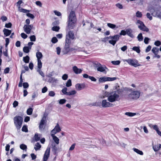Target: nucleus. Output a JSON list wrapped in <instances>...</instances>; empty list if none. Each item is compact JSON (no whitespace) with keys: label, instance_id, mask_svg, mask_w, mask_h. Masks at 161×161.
Returning <instances> with one entry per match:
<instances>
[{"label":"nucleus","instance_id":"obj_26","mask_svg":"<svg viewBox=\"0 0 161 161\" xmlns=\"http://www.w3.org/2000/svg\"><path fill=\"white\" fill-rule=\"evenodd\" d=\"M133 150L135 152L140 155H143V152L142 151L138 149L135 148H133Z\"/></svg>","mask_w":161,"mask_h":161},{"label":"nucleus","instance_id":"obj_27","mask_svg":"<svg viewBox=\"0 0 161 161\" xmlns=\"http://www.w3.org/2000/svg\"><path fill=\"white\" fill-rule=\"evenodd\" d=\"M36 57L37 58V60L40 59L42 57V53L39 52H38L36 53Z\"/></svg>","mask_w":161,"mask_h":161},{"label":"nucleus","instance_id":"obj_48","mask_svg":"<svg viewBox=\"0 0 161 161\" xmlns=\"http://www.w3.org/2000/svg\"><path fill=\"white\" fill-rule=\"evenodd\" d=\"M30 38L31 41L32 42H35L36 40V38L35 35L31 36Z\"/></svg>","mask_w":161,"mask_h":161},{"label":"nucleus","instance_id":"obj_45","mask_svg":"<svg viewBox=\"0 0 161 161\" xmlns=\"http://www.w3.org/2000/svg\"><path fill=\"white\" fill-rule=\"evenodd\" d=\"M60 28L59 26H54L52 27V30L53 31H58Z\"/></svg>","mask_w":161,"mask_h":161},{"label":"nucleus","instance_id":"obj_23","mask_svg":"<svg viewBox=\"0 0 161 161\" xmlns=\"http://www.w3.org/2000/svg\"><path fill=\"white\" fill-rule=\"evenodd\" d=\"M51 136L54 142L57 144L59 143V139L54 134H51Z\"/></svg>","mask_w":161,"mask_h":161},{"label":"nucleus","instance_id":"obj_7","mask_svg":"<svg viewBox=\"0 0 161 161\" xmlns=\"http://www.w3.org/2000/svg\"><path fill=\"white\" fill-rule=\"evenodd\" d=\"M117 79L116 77H109L104 76L100 78L99 79V82H103L106 81H112L116 80Z\"/></svg>","mask_w":161,"mask_h":161},{"label":"nucleus","instance_id":"obj_35","mask_svg":"<svg viewBox=\"0 0 161 161\" xmlns=\"http://www.w3.org/2000/svg\"><path fill=\"white\" fill-rule=\"evenodd\" d=\"M138 40L140 42L142 41L143 40V37L142 36V34L141 33H140L137 37Z\"/></svg>","mask_w":161,"mask_h":161},{"label":"nucleus","instance_id":"obj_20","mask_svg":"<svg viewBox=\"0 0 161 161\" xmlns=\"http://www.w3.org/2000/svg\"><path fill=\"white\" fill-rule=\"evenodd\" d=\"M85 86L84 84H77L75 85V87L77 90L80 91L84 88Z\"/></svg>","mask_w":161,"mask_h":161},{"label":"nucleus","instance_id":"obj_60","mask_svg":"<svg viewBox=\"0 0 161 161\" xmlns=\"http://www.w3.org/2000/svg\"><path fill=\"white\" fill-rule=\"evenodd\" d=\"M146 16L150 20H152L153 19L151 15L149 13H147V14Z\"/></svg>","mask_w":161,"mask_h":161},{"label":"nucleus","instance_id":"obj_19","mask_svg":"<svg viewBox=\"0 0 161 161\" xmlns=\"http://www.w3.org/2000/svg\"><path fill=\"white\" fill-rule=\"evenodd\" d=\"M23 121H14V124L17 129H19L21 127Z\"/></svg>","mask_w":161,"mask_h":161},{"label":"nucleus","instance_id":"obj_8","mask_svg":"<svg viewBox=\"0 0 161 161\" xmlns=\"http://www.w3.org/2000/svg\"><path fill=\"white\" fill-rule=\"evenodd\" d=\"M33 25H25L23 27V29L25 32L27 34H29L31 33V31L33 28Z\"/></svg>","mask_w":161,"mask_h":161},{"label":"nucleus","instance_id":"obj_25","mask_svg":"<svg viewBox=\"0 0 161 161\" xmlns=\"http://www.w3.org/2000/svg\"><path fill=\"white\" fill-rule=\"evenodd\" d=\"M58 81V80L55 78L54 77H50L48 80V82L51 83H56Z\"/></svg>","mask_w":161,"mask_h":161},{"label":"nucleus","instance_id":"obj_52","mask_svg":"<svg viewBox=\"0 0 161 161\" xmlns=\"http://www.w3.org/2000/svg\"><path fill=\"white\" fill-rule=\"evenodd\" d=\"M50 148L49 147H47V149L46 150L44 154H47H47L50 155Z\"/></svg>","mask_w":161,"mask_h":161},{"label":"nucleus","instance_id":"obj_63","mask_svg":"<svg viewBox=\"0 0 161 161\" xmlns=\"http://www.w3.org/2000/svg\"><path fill=\"white\" fill-rule=\"evenodd\" d=\"M126 34V31L122 30L119 33V35H123L125 36Z\"/></svg>","mask_w":161,"mask_h":161},{"label":"nucleus","instance_id":"obj_61","mask_svg":"<svg viewBox=\"0 0 161 161\" xmlns=\"http://www.w3.org/2000/svg\"><path fill=\"white\" fill-rule=\"evenodd\" d=\"M21 36L24 39H26L28 37L27 35L25 33H21Z\"/></svg>","mask_w":161,"mask_h":161},{"label":"nucleus","instance_id":"obj_43","mask_svg":"<svg viewBox=\"0 0 161 161\" xmlns=\"http://www.w3.org/2000/svg\"><path fill=\"white\" fill-rule=\"evenodd\" d=\"M22 131L25 132H28V130L26 125H24L23 126L22 128Z\"/></svg>","mask_w":161,"mask_h":161},{"label":"nucleus","instance_id":"obj_59","mask_svg":"<svg viewBox=\"0 0 161 161\" xmlns=\"http://www.w3.org/2000/svg\"><path fill=\"white\" fill-rule=\"evenodd\" d=\"M48 95L51 97H54L55 95V93L53 91H51L49 92Z\"/></svg>","mask_w":161,"mask_h":161},{"label":"nucleus","instance_id":"obj_57","mask_svg":"<svg viewBox=\"0 0 161 161\" xmlns=\"http://www.w3.org/2000/svg\"><path fill=\"white\" fill-rule=\"evenodd\" d=\"M51 41L53 43H55L58 42V39L56 37H54L52 38Z\"/></svg>","mask_w":161,"mask_h":161},{"label":"nucleus","instance_id":"obj_11","mask_svg":"<svg viewBox=\"0 0 161 161\" xmlns=\"http://www.w3.org/2000/svg\"><path fill=\"white\" fill-rule=\"evenodd\" d=\"M75 38L73 31H69L67 35H66V40H70V39L73 40Z\"/></svg>","mask_w":161,"mask_h":161},{"label":"nucleus","instance_id":"obj_9","mask_svg":"<svg viewBox=\"0 0 161 161\" xmlns=\"http://www.w3.org/2000/svg\"><path fill=\"white\" fill-rule=\"evenodd\" d=\"M102 106L103 107L107 108L108 107H113L114 105L108 102H107L106 100H103L102 103Z\"/></svg>","mask_w":161,"mask_h":161},{"label":"nucleus","instance_id":"obj_18","mask_svg":"<svg viewBox=\"0 0 161 161\" xmlns=\"http://www.w3.org/2000/svg\"><path fill=\"white\" fill-rule=\"evenodd\" d=\"M73 69L75 73L76 74H80L82 71V70L80 69H78L75 66L73 67Z\"/></svg>","mask_w":161,"mask_h":161},{"label":"nucleus","instance_id":"obj_1","mask_svg":"<svg viewBox=\"0 0 161 161\" xmlns=\"http://www.w3.org/2000/svg\"><path fill=\"white\" fill-rule=\"evenodd\" d=\"M124 90L127 92L128 98L129 99L136 100L140 96V93L138 91H133L131 88L125 87Z\"/></svg>","mask_w":161,"mask_h":161},{"label":"nucleus","instance_id":"obj_42","mask_svg":"<svg viewBox=\"0 0 161 161\" xmlns=\"http://www.w3.org/2000/svg\"><path fill=\"white\" fill-rule=\"evenodd\" d=\"M72 85L71 80L70 79H69L67 81L66 83V86L67 87H69Z\"/></svg>","mask_w":161,"mask_h":161},{"label":"nucleus","instance_id":"obj_28","mask_svg":"<svg viewBox=\"0 0 161 161\" xmlns=\"http://www.w3.org/2000/svg\"><path fill=\"white\" fill-rule=\"evenodd\" d=\"M152 51L155 55H157L159 51L158 48L157 47H154L152 49Z\"/></svg>","mask_w":161,"mask_h":161},{"label":"nucleus","instance_id":"obj_51","mask_svg":"<svg viewBox=\"0 0 161 161\" xmlns=\"http://www.w3.org/2000/svg\"><path fill=\"white\" fill-rule=\"evenodd\" d=\"M19 11L21 12L24 13H29L30 12L29 10L23 8H21V9H19Z\"/></svg>","mask_w":161,"mask_h":161},{"label":"nucleus","instance_id":"obj_64","mask_svg":"<svg viewBox=\"0 0 161 161\" xmlns=\"http://www.w3.org/2000/svg\"><path fill=\"white\" fill-rule=\"evenodd\" d=\"M12 25V24L10 22H9L8 23L6 24L5 27L7 28H9L11 27Z\"/></svg>","mask_w":161,"mask_h":161},{"label":"nucleus","instance_id":"obj_16","mask_svg":"<svg viewBox=\"0 0 161 161\" xmlns=\"http://www.w3.org/2000/svg\"><path fill=\"white\" fill-rule=\"evenodd\" d=\"M106 69H108L106 67H103L101 65L99 67L97 68V70L101 72H103L105 74H106L107 71L106 70Z\"/></svg>","mask_w":161,"mask_h":161},{"label":"nucleus","instance_id":"obj_31","mask_svg":"<svg viewBox=\"0 0 161 161\" xmlns=\"http://www.w3.org/2000/svg\"><path fill=\"white\" fill-rule=\"evenodd\" d=\"M29 57L27 55L23 58V61L26 63H27L29 62Z\"/></svg>","mask_w":161,"mask_h":161},{"label":"nucleus","instance_id":"obj_17","mask_svg":"<svg viewBox=\"0 0 161 161\" xmlns=\"http://www.w3.org/2000/svg\"><path fill=\"white\" fill-rule=\"evenodd\" d=\"M138 28L141 30L147 32L149 31V29L144 24L142 25H139Z\"/></svg>","mask_w":161,"mask_h":161},{"label":"nucleus","instance_id":"obj_44","mask_svg":"<svg viewBox=\"0 0 161 161\" xmlns=\"http://www.w3.org/2000/svg\"><path fill=\"white\" fill-rule=\"evenodd\" d=\"M108 39H111L110 36L106 37L105 38H103L102 41L104 42H106Z\"/></svg>","mask_w":161,"mask_h":161},{"label":"nucleus","instance_id":"obj_49","mask_svg":"<svg viewBox=\"0 0 161 161\" xmlns=\"http://www.w3.org/2000/svg\"><path fill=\"white\" fill-rule=\"evenodd\" d=\"M49 155H46V154H44L43 158V161H47L49 157Z\"/></svg>","mask_w":161,"mask_h":161},{"label":"nucleus","instance_id":"obj_56","mask_svg":"<svg viewBox=\"0 0 161 161\" xmlns=\"http://www.w3.org/2000/svg\"><path fill=\"white\" fill-rule=\"evenodd\" d=\"M37 71L39 73V74L43 77H44V74L43 73V72L40 69H38L37 70Z\"/></svg>","mask_w":161,"mask_h":161},{"label":"nucleus","instance_id":"obj_29","mask_svg":"<svg viewBox=\"0 0 161 161\" xmlns=\"http://www.w3.org/2000/svg\"><path fill=\"white\" fill-rule=\"evenodd\" d=\"M35 146L34 147V148L36 151L38 150H39L41 147V145L39 142H37L35 145Z\"/></svg>","mask_w":161,"mask_h":161},{"label":"nucleus","instance_id":"obj_22","mask_svg":"<svg viewBox=\"0 0 161 161\" xmlns=\"http://www.w3.org/2000/svg\"><path fill=\"white\" fill-rule=\"evenodd\" d=\"M3 32L4 35L6 36H9L11 33V31L8 29L4 28L3 30Z\"/></svg>","mask_w":161,"mask_h":161},{"label":"nucleus","instance_id":"obj_15","mask_svg":"<svg viewBox=\"0 0 161 161\" xmlns=\"http://www.w3.org/2000/svg\"><path fill=\"white\" fill-rule=\"evenodd\" d=\"M115 89H116V91H115L116 92V93L118 95L122 93L124 91H125L124 89L125 88H123L119 89V86L118 85H116L115 86Z\"/></svg>","mask_w":161,"mask_h":161},{"label":"nucleus","instance_id":"obj_33","mask_svg":"<svg viewBox=\"0 0 161 161\" xmlns=\"http://www.w3.org/2000/svg\"><path fill=\"white\" fill-rule=\"evenodd\" d=\"M20 148L22 150H26L27 149V146L25 144H22L20 145Z\"/></svg>","mask_w":161,"mask_h":161},{"label":"nucleus","instance_id":"obj_6","mask_svg":"<svg viewBox=\"0 0 161 161\" xmlns=\"http://www.w3.org/2000/svg\"><path fill=\"white\" fill-rule=\"evenodd\" d=\"M120 36V35H116L113 36H111V40L109 41V43L114 46L116 42L119 40Z\"/></svg>","mask_w":161,"mask_h":161},{"label":"nucleus","instance_id":"obj_2","mask_svg":"<svg viewBox=\"0 0 161 161\" xmlns=\"http://www.w3.org/2000/svg\"><path fill=\"white\" fill-rule=\"evenodd\" d=\"M76 17L74 11H71L68 17L67 27L69 30L72 29L75 27V24L76 21Z\"/></svg>","mask_w":161,"mask_h":161},{"label":"nucleus","instance_id":"obj_4","mask_svg":"<svg viewBox=\"0 0 161 161\" xmlns=\"http://www.w3.org/2000/svg\"><path fill=\"white\" fill-rule=\"evenodd\" d=\"M160 8L158 6L152 7L149 8L148 11L151 13L152 15L155 17H158L161 12H160Z\"/></svg>","mask_w":161,"mask_h":161},{"label":"nucleus","instance_id":"obj_37","mask_svg":"<svg viewBox=\"0 0 161 161\" xmlns=\"http://www.w3.org/2000/svg\"><path fill=\"white\" fill-rule=\"evenodd\" d=\"M152 125V126L151 127L153 128L154 130H155L156 131L157 133L159 131V128L157 125Z\"/></svg>","mask_w":161,"mask_h":161},{"label":"nucleus","instance_id":"obj_30","mask_svg":"<svg viewBox=\"0 0 161 161\" xmlns=\"http://www.w3.org/2000/svg\"><path fill=\"white\" fill-rule=\"evenodd\" d=\"M34 139L35 141L37 142L40 140V137L38 136V134L37 133H35L34 137Z\"/></svg>","mask_w":161,"mask_h":161},{"label":"nucleus","instance_id":"obj_62","mask_svg":"<svg viewBox=\"0 0 161 161\" xmlns=\"http://www.w3.org/2000/svg\"><path fill=\"white\" fill-rule=\"evenodd\" d=\"M75 145H76L75 143H73L70 147V148H69V151H72L75 148Z\"/></svg>","mask_w":161,"mask_h":161},{"label":"nucleus","instance_id":"obj_47","mask_svg":"<svg viewBox=\"0 0 161 161\" xmlns=\"http://www.w3.org/2000/svg\"><path fill=\"white\" fill-rule=\"evenodd\" d=\"M66 100L65 99H61L59 100V103L60 104H63L65 103L66 102Z\"/></svg>","mask_w":161,"mask_h":161},{"label":"nucleus","instance_id":"obj_50","mask_svg":"<svg viewBox=\"0 0 161 161\" xmlns=\"http://www.w3.org/2000/svg\"><path fill=\"white\" fill-rule=\"evenodd\" d=\"M136 16L137 17H142V14L141 13V12L138 11L136 13Z\"/></svg>","mask_w":161,"mask_h":161},{"label":"nucleus","instance_id":"obj_53","mask_svg":"<svg viewBox=\"0 0 161 161\" xmlns=\"http://www.w3.org/2000/svg\"><path fill=\"white\" fill-rule=\"evenodd\" d=\"M153 149L155 152H157L159 150V147L156 145L153 147Z\"/></svg>","mask_w":161,"mask_h":161},{"label":"nucleus","instance_id":"obj_40","mask_svg":"<svg viewBox=\"0 0 161 161\" xmlns=\"http://www.w3.org/2000/svg\"><path fill=\"white\" fill-rule=\"evenodd\" d=\"M76 93V92L75 90H72L70 92H69L68 96H71L74 95Z\"/></svg>","mask_w":161,"mask_h":161},{"label":"nucleus","instance_id":"obj_36","mask_svg":"<svg viewBox=\"0 0 161 161\" xmlns=\"http://www.w3.org/2000/svg\"><path fill=\"white\" fill-rule=\"evenodd\" d=\"M133 50L136 51L137 53H139L140 52V50L139 47H134L132 48Z\"/></svg>","mask_w":161,"mask_h":161},{"label":"nucleus","instance_id":"obj_38","mask_svg":"<svg viewBox=\"0 0 161 161\" xmlns=\"http://www.w3.org/2000/svg\"><path fill=\"white\" fill-rule=\"evenodd\" d=\"M33 109L32 108H28L27 110V114L30 115L32 113Z\"/></svg>","mask_w":161,"mask_h":161},{"label":"nucleus","instance_id":"obj_54","mask_svg":"<svg viewBox=\"0 0 161 161\" xmlns=\"http://www.w3.org/2000/svg\"><path fill=\"white\" fill-rule=\"evenodd\" d=\"M150 39L148 37H146L144 39V42L146 44H147L148 43V41Z\"/></svg>","mask_w":161,"mask_h":161},{"label":"nucleus","instance_id":"obj_32","mask_svg":"<svg viewBox=\"0 0 161 161\" xmlns=\"http://www.w3.org/2000/svg\"><path fill=\"white\" fill-rule=\"evenodd\" d=\"M30 48L28 47H24L23 48V51L25 53H28L29 52Z\"/></svg>","mask_w":161,"mask_h":161},{"label":"nucleus","instance_id":"obj_10","mask_svg":"<svg viewBox=\"0 0 161 161\" xmlns=\"http://www.w3.org/2000/svg\"><path fill=\"white\" fill-rule=\"evenodd\" d=\"M71 44L70 40H65V44L64 46V49L67 53L71 50L70 48V45Z\"/></svg>","mask_w":161,"mask_h":161},{"label":"nucleus","instance_id":"obj_12","mask_svg":"<svg viewBox=\"0 0 161 161\" xmlns=\"http://www.w3.org/2000/svg\"><path fill=\"white\" fill-rule=\"evenodd\" d=\"M61 130L59 124L57 123L54 128L51 131V133L55 134L59 132Z\"/></svg>","mask_w":161,"mask_h":161},{"label":"nucleus","instance_id":"obj_39","mask_svg":"<svg viewBox=\"0 0 161 161\" xmlns=\"http://www.w3.org/2000/svg\"><path fill=\"white\" fill-rule=\"evenodd\" d=\"M38 62V69H41V68L42 67V63L40 59H39V60H37Z\"/></svg>","mask_w":161,"mask_h":161},{"label":"nucleus","instance_id":"obj_5","mask_svg":"<svg viewBox=\"0 0 161 161\" xmlns=\"http://www.w3.org/2000/svg\"><path fill=\"white\" fill-rule=\"evenodd\" d=\"M124 61L127 62L129 65L135 67L141 66L138 61L135 59L129 58L125 60Z\"/></svg>","mask_w":161,"mask_h":161},{"label":"nucleus","instance_id":"obj_41","mask_svg":"<svg viewBox=\"0 0 161 161\" xmlns=\"http://www.w3.org/2000/svg\"><path fill=\"white\" fill-rule=\"evenodd\" d=\"M125 114L129 116L132 117L136 115V113H133L131 112H126Z\"/></svg>","mask_w":161,"mask_h":161},{"label":"nucleus","instance_id":"obj_58","mask_svg":"<svg viewBox=\"0 0 161 161\" xmlns=\"http://www.w3.org/2000/svg\"><path fill=\"white\" fill-rule=\"evenodd\" d=\"M54 12L55 14L58 16H61V14L60 12L56 10L54 11Z\"/></svg>","mask_w":161,"mask_h":161},{"label":"nucleus","instance_id":"obj_14","mask_svg":"<svg viewBox=\"0 0 161 161\" xmlns=\"http://www.w3.org/2000/svg\"><path fill=\"white\" fill-rule=\"evenodd\" d=\"M24 114L23 113H20V115L16 116L14 118V121H23Z\"/></svg>","mask_w":161,"mask_h":161},{"label":"nucleus","instance_id":"obj_3","mask_svg":"<svg viewBox=\"0 0 161 161\" xmlns=\"http://www.w3.org/2000/svg\"><path fill=\"white\" fill-rule=\"evenodd\" d=\"M105 96L108 97V100L110 102H113L119 100V96L117 94L116 91L110 93L106 92Z\"/></svg>","mask_w":161,"mask_h":161},{"label":"nucleus","instance_id":"obj_24","mask_svg":"<svg viewBox=\"0 0 161 161\" xmlns=\"http://www.w3.org/2000/svg\"><path fill=\"white\" fill-rule=\"evenodd\" d=\"M107 26L109 28L114 30L118 28L116 25L110 23H107Z\"/></svg>","mask_w":161,"mask_h":161},{"label":"nucleus","instance_id":"obj_13","mask_svg":"<svg viewBox=\"0 0 161 161\" xmlns=\"http://www.w3.org/2000/svg\"><path fill=\"white\" fill-rule=\"evenodd\" d=\"M46 125V121H40L39 126V130L41 131L44 130L45 129Z\"/></svg>","mask_w":161,"mask_h":161},{"label":"nucleus","instance_id":"obj_46","mask_svg":"<svg viewBox=\"0 0 161 161\" xmlns=\"http://www.w3.org/2000/svg\"><path fill=\"white\" fill-rule=\"evenodd\" d=\"M111 63L114 65H117L120 64V62L119 60L113 61H112Z\"/></svg>","mask_w":161,"mask_h":161},{"label":"nucleus","instance_id":"obj_55","mask_svg":"<svg viewBox=\"0 0 161 161\" xmlns=\"http://www.w3.org/2000/svg\"><path fill=\"white\" fill-rule=\"evenodd\" d=\"M23 87L24 88H26L28 87H29V84L27 82H24L23 83Z\"/></svg>","mask_w":161,"mask_h":161},{"label":"nucleus","instance_id":"obj_34","mask_svg":"<svg viewBox=\"0 0 161 161\" xmlns=\"http://www.w3.org/2000/svg\"><path fill=\"white\" fill-rule=\"evenodd\" d=\"M67 88L66 87H64V88H63L62 90V92H63V93L64 95H68V92H67Z\"/></svg>","mask_w":161,"mask_h":161},{"label":"nucleus","instance_id":"obj_21","mask_svg":"<svg viewBox=\"0 0 161 161\" xmlns=\"http://www.w3.org/2000/svg\"><path fill=\"white\" fill-rule=\"evenodd\" d=\"M132 31L130 29H128L126 30V34L129 36L133 38L134 37L133 35L132 34Z\"/></svg>","mask_w":161,"mask_h":161}]
</instances>
